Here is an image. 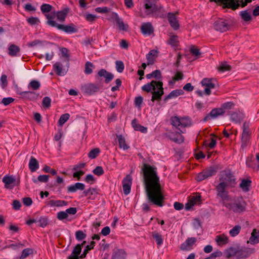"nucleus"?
<instances>
[{
  "label": "nucleus",
  "mask_w": 259,
  "mask_h": 259,
  "mask_svg": "<svg viewBox=\"0 0 259 259\" xmlns=\"http://www.w3.org/2000/svg\"><path fill=\"white\" fill-rule=\"evenodd\" d=\"M142 170L148 202L151 204L162 207L164 197L162 192L157 168L145 163Z\"/></svg>",
  "instance_id": "obj_1"
},
{
  "label": "nucleus",
  "mask_w": 259,
  "mask_h": 259,
  "mask_svg": "<svg viewBox=\"0 0 259 259\" xmlns=\"http://www.w3.org/2000/svg\"><path fill=\"white\" fill-rule=\"evenodd\" d=\"M142 90L147 93H152L151 101L153 102L155 100H160L164 94L163 83L161 81L152 80L142 86Z\"/></svg>",
  "instance_id": "obj_2"
},
{
  "label": "nucleus",
  "mask_w": 259,
  "mask_h": 259,
  "mask_svg": "<svg viewBox=\"0 0 259 259\" xmlns=\"http://www.w3.org/2000/svg\"><path fill=\"white\" fill-rule=\"evenodd\" d=\"M46 17L47 19L46 23L49 26L56 27L58 29L61 30L67 33H72L77 31V29L72 23L68 25L58 24L54 20V15H52L46 14Z\"/></svg>",
  "instance_id": "obj_3"
},
{
  "label": "nucleus",
  "mask_w": 259,
  "mask_h": 259,
  "mask_svg": "<svg viewBox=\"0 0 259 259\" xmlns=\"http://www.w3.org/2000/svg\"><path fill=\"white\" fill-rule=\"evenodd\" d=\"M229 200V202L226 201L223 203V205L229 210L236 213H240L245 210L246 203L242 197H237Z\"/></svg>",
  "instance_id": "obj_4"
},
{
  "label": "nucleus",
  "mask_w": 259,
  "mask_h": 259,
  "mask_svg": "<svg viewBox=\"0 0 259 259\" xmlns=\"http://www.w3.org/2000/svg\"><path fill=\"white\" fill-rule=\"evenodd\" d=\"M170 121L171 124L179 130L181 128L190 126L192 125L191 120L188 116L183 117H172Z\"/></svg>",
  "instance_id": "obj_5"
},
{
  "label": "nucleus",
  "mask_w": 259,
  "mask_h": 259,
  "mask_svg": "<svg viewBox=\"0 0 259 259\" xmlns=\"http://www.w3.org/2000/svg\"><path fill=\"white\" fill-rule=\"evenodd\" d=\"M219 181L229 187H233L236 184V179L230 171L223 172L219 178Z\"/></svg>",
  "instance_id": "obj_6"
},
{
  "label": "nucleus",
  "mask_w": 259,
  "mask_h": 259,
  "mask_svg": "<svg viewBox=\"0 0 259 259\" xmlns=\"http://www.w3.org/2000/svg\"><path fill=\"white\" fill-rule=\"evenodd\" d=\"M228 188L229 187L220 182L215 187L217 196L221 199L223 203L230 200L227 191Z\"/></svg>",
  "instance_id": "obj_7"
},
{
  "label": "nucleus",
  "mask_w": 259,
  "mask_h": 259,
  "mask_svg": "<svg viewBox=\"0 0 259 259\" xmlns=\"http://www.w3.org/2000/svg\"><path fill=\"white\" fill-rule=\"evenodd\" d=\"M145 11L143 17L153 16L154 14L162 8V7H158L155 3L145 2Z\"/></svg>",
  "instance_id": "obj_8"
},
{
  "label": "nucleus",
  "mask_w": 259,
  "mask_h": 259,
  "mask_svg": "<svg viewBox=\"0 0 259 259\" xmlns=\"http://www.w3.org/2000/svg\"><path fill=\"white\" fill-rule=\"evenodd\" d=\"M215 82L214 79L212 78H204L201 80V84L204 87V94L209 95L211 94V90L215 88Z\"/></svg>",
  "instance_id": "obj_9"
},
{
  "label": "nucleus",
  "mask_w": 259,
  "mask_h": 259,
  "mask_svg": "<svg viewBox=\"0 0 259 259\" xmlns=\"http://www.w3.org/2000/svg\"><path fill=\"white\" fill-rule=\"evenodd\" d=\"M225 111L223 108H217L211 110L210 112L207 114L204 118L203 121H207L208 120L217 118L219 116L222 115L225 113Z\"/></svg>",
  "instance_id": "obj_10"
},
{
  "label": "nucleus",
  "mask_w": 259,
  "mask_h": 259,
  "mask_svg": "<svg viewBox=\"0 0 259 259\" xmlns=\"http://www.w3.org/2000/svg\"><path fill=\"white\" fill-rule=\"evenodd\" d=\"M215 172V170L212 167L206 169L198 175L196 177V180L197 181H202L209 177L214 175Z\"/></svg>",
  "instance_id": "obj_11"
},
{
  "label": "nucleus",
  "mask_w": 259,
  "mask_h": 259,
  "mask_svg": "<svg viewBox=\"0 0 259 259\" xmlns=\"http://www.w3.org/2000/svg\"><path fill=\"white\" fill-rule=\"evenodd\" d=\"M229 27L227 21L223 19L217 20L214 23V29L222 32L227 31L229 29Z\"/></svg>",
  "instance_id": "obj_12"
},
{
  "label": "nucleus",
  "mask_w": 259,
  "mask_h": 259,
  "mask_svg": "<svg viewBox=\"0 0 259 259\" xmlns=\"http://www.w3.org/2000/svg\"><path fill=\"white\" fill-rule=\"evenodd\" d=\"M99 89V86L93 83L84 84L81 87L82 91L90 95L97 92Z\"/></svg>",
  "instance_id": "obj_13"
},
{
  "label": "nucleus",
  "mask_w": 259,
  "mask_h": 259,
  "mask_svg": "<svg viewBox=\"0 0 259 259\" xmlns=\"http://www.w3.org/2000/svg\"><path fill=\"white\" fill-rule=\"evenodd\" d=\"M122 187L123 193L125 195H128L131 192L132 179L130 175H127L122 180Z\"/></svg>",
  "instance_id": "obj_14"
},
{
  "label": "nucleus",
  "mask_w": 259,
  "mask_h": 259,
  "mask_svg": "<svg viewBox=\"0 0 259 259\" xmlns=\"http://www.w3.org/2000/svg\"><path fill=\"white\" fill-rule=\"evenodd\" d=\"M19 94L23 99L29 100H36L39 96V94L32 91L21 92Z\"/></svg>",
  "instance_id": "obj_15"
},
{
  "label": "nucleus",
  "mask_w": 259,
  "mask_h": 259,
  "mask_svg": "<svg viewBox=\"0 0 259 259\" xmlns=\"http://www.w3.org/2000/svg\"><path fill=\"white\" fill-rule=\"evenodd\" d=\"M3 182L6 188L12 189L15 186L16 179L12 175H6L3 178Z\"/></svg>",
  "instance_id": "obj_16"
},
{
  "label": "nucleus",
  "mask_w": 259,
  "mask_h": 259,
  "mask_svg": "<svg viewBox=\"0 0 259 259\" xmlns=\"http://www.w3.org/2000/svg\"><path fill=\"white\" fill-rule=\"evenodd\" d=\"M253 252V249L245 247L238 246V258H246Z\"/></svg>",
  "instance_id": "obj_17"
},
{
  "label": "nucleus",
  "mask_w": 259,
  "mask_h": 259,
  "mask_svg": "<svg viewBox=\"0 0 259 259\" xmlns=\"http://www.w3.org/2000/svg\"><path fill=\"white\" fill-rule=\"evenodd\" d=\"M69 11V9L68 8H66L62 10L54 12L53 14L52 13L51 15H54V18L56 16L57 20L59 22H64Z\"/></svg>",
  "instance_id": "obj_18"
},
{
  "label": "nucleus",
  "mask_w": 259,
  "mask_h": 259,
  "mask_svg": "<svg viewBox=\"0 0 259 259\" xmlns=\"http://www.w3.org/2000/svg\"><path fill=\"white\" fill-rule=\"evenodd\" d=\"M176 14H177L178 13H176V14L173 13H168L167 14V18L169 23L171 27L175 30H177L179 28V22L176 16Z\"/></svg>",
  "instance_id": "obj_19"
},
{
  "label": "nucleus",
  "mask_w": 259,
  "mask_h": 259,
  "mask_svg": "<svg viewBox=\"0 0 259 259\" xmlns=\"http://www.w3.org/2000/svg\"><path fill=\"white\" fill-rule=\"evenodd\" d=\"M64 66L61 62H57L54 65V69L56 74L60 76H63L66 73L68 68L66 69L64 67Z\"/></svg>",
  "instance_id": "obj_20"
},
{
  "label": "nucleus",
  "mask_w": 259,
  "mask_h": 259,
  "mask_svg": "<svg viewBox=\"0 0 259 259\" xmlns=\"http://www.w3.org/2000/svg\"><path fill=\"white\" fill-rule=\"evenodd\" d=\"M141 30L144 35H149L154 31L153 27L150 22L143 23L141 27Z\"/></svg>",
  "instance_id": "obj_21"
},
{
  "label": "nucleus",
  "mask_w": 259,
  "mask_h": 259,
  "mask_svg": "<svg viewBox=\"0 0 259 259\" xmlns=\"http://www.w3.org/2000/svg\"><path fill=\"white\" fill-rule=\"evenodd\" d=\"M196 239L194 237L188 238L185 242L181 245V249L183 250H189L192 248L193 245L196 242Z\"/></svg>",
  "instance_id": "obj_22"
},
{
  "label": "nucleus",
  "mask_w": 259,
  "mask_h": 259,
  "mask_svg": "<svg viewBox=\"0 0 259 259\" xmlns=\"http://www.w3.org/2000/svg\"><path fill=\"white\" fill-rule=\"evenodd\" d=\"M211 2H220L225 5V8H232L233 10L236 9L239 5L234 2V0H210Z\"/></svg>",
  "instance_id": "obj_23"
},
{
  "label": "nucleus",
  "mask_w": 259,
  "mask_h": 259,
  "mask_svg": "<svg viewBox=\"0 0 259 259\" xmlns=\"http://www.w3.org/2000/svg\"><path fill=\"white\" fill-rule=\"evenodd\" d=\"M215 241L218 246H224L229 242V238L225 234L217 235L215 237Z\"/></svg>",
  "instance_id": "obj_24"
},
{
  "label": "nucleus",
  "mask_w": 259,
  "mask_h": 259,
  "mask_svg": "<svg viewBox=\"0 0 259 259\" xmlns=\"http://www.w3.org/2000/svg\"><path fill=\"white\" fill-rule=\"evenodd\" d=\"M238 246L231 247L225 250L224 254L225 256L230 258L233 256H237L238 257Z\"/></svg>",
  "instance_id": "obj_25"
},
{
  "label": "nucleus",
  "mask_w": 259,
  "mask_h": 259,
  "mask_svg": "<svg viewBox=\"0 0 259 259\" xmlns=\"http://www.w3.org/2000/svg\"><path fill=\"white\" fill-rule=\"evenodd\" d=\"M201 201V196L197 195L193 196L190 199L188 202L185 205L186 210L190 209L194 205L199 203Z\"/></svg>",
  "instance_id": "obj_26"
},
{
  "label": "nucleus",
  "mask_w": 259,
  "mask_h": 259,
  "mask_svg": "<svg viewBox=\"0 0 259 259\" xmlns=\"http://www.w3.org/2000/svg\"><path fill=\"white\" fill-rule=\"evenodd\" d=\"M98 75L100 77H104L105 78V82L108 83L114 78V75L111 73L107 72L105 69H102L99 71Z\"/></svg>",
  "instance_id": "obj_27"
},
{
  "label": "nucleus",
  "mask_w": 259,
  "mask_h": 259,
  "mask_svg": "<svg viewBox=\"0 0 259 259\" xmlns=\"http://www.w3.org/2000/svg\"><path fill=\"white\" fill-rule=\"evenodd\" d=\"M259 242V230L254 229L251 233V236L247 243L255 244Z\"/></svg>",
  "instance_id": "obj_28"
},
{
  "label": "nucleus",
  "mask_w": 259,
  "mask_h": 259,
  "mask_svg": "<svg viewBox=\"0 0 259 259\" xmlns=\"http://www.w3.org/2000/svg\"><path fill=\"white\" fill-rule=\"evenodd\" d=\"M85 188V185L83 183H76L75 184L70 185L67 187L68 192L74 193L77 190H83Z\"/></svg>",
  "instance_id": "obj_29"
},
{
  "label": "nucleus",
  "mask_w": 259,
  "mask_h": 259,
  "mask_svg": "<svg viewBox=\"0 0 259 259\" xmlns=\"http://www.w3.org/2000/svg\"><path fill=\"white\" fill-rule=\"evenodd\" d=\"M20 52V48L14 44L9 45L8 47V54L12 57H16L18 56V54Z\"/></svg>",
  "instance_id": "obj_30"
},
{
  "label": "nucleus",
  "mask_w": 259,
  "mask_h": 259,
  "mask_svg": "<svg viewBox=\"0 0 259 259\" xmlns=\"http://www.w3.org/2000/svg\"><path fill=\"white\" fill-rule=\"evenodd\" d=\"M113 17L115 19L116 22L118 25L119 29L121 30L126 31L128 28V25L125 24L123 21L120 19L118 15L115 13H113Z\"/></svg>",
  "instance_id": "obj_31"
},
{
  "label": "nucleus",
  "mask_w": 259,
  "mask_h": 259,
  "mask_svg": "<svg viewBox=\"0 0 259 259\" xmlns=\"http://www.w3.org/2000/svg\"><path fill=\"white\" fill-rule=\"evenodd\" d=\"M231 120L235 123H240L243 119V115L240 112H235L231 114Z\"/></svg>",
  "instance_id": "obj_32"
},
{
  "label": "nucleus",
  "mask_w": 259,
  "mask_h": 259,
  "mask_svg": "<svg viewBox=\"0 0 259 259\" xmlns=\"http://www.w3.org/2000/svg\"><path fill=\"white\" fill-rule=\"evenodd\" d=\"M29 168L32 172L35 171L39 168V163L36 158L31 156L29 162Z\"/></svg>",
  "instance_id": "obj_33"
},
{
  "label": "nucleus",
  "mask_w": 259,
  "mask_h": 259,
  "mask_svg": "<svg viewBox=\"0 0 259 259\" xmlns=\"http://www.w3.org/2000/svg\"><path fill=\"white\" fill-rule=\"evenodd\" d=\"M184 94V91L183 90H175L171 91L164 99V101H166L167 100L176 98L180 95H182Z\"/></svg>",
  "instance_id": "obj_34"
},
{
  "label": "nucleus",
  "mask_w": 259,
  "mask_h": 259,
  "mask_svg": "<svg viewBox=\"0 0 259 259\" xmlns=\"http://www.w3.org/2000/svg\"><path fill=\"white\" fill-rule=\"evenodd\" d=\"M117 138L120 148L122 149L123 150H126L130 148V146L126 143L125 138L122 135H117Z\"/></svg>",
  "instance_id": "obj_35"
},
{
  "label": "nucleus",
  "mask_w": 259,
  "mask_h": 259,
  "mask_svg": "<svg viewBox=\"0 0 259 259\" xmlns=\"http://www.w3.org/2000/svg\"><path fill=\"white\" fill-rule=\"evenodd\" d=\"M157 51L156 50H151L147 55L146 58L148 61V65L152 64L155 58L157 56Z\"/></svg>",
  "instance_id": "obj_36"
},
{
  "label": "nucleus",
  "mask_w": 259,
  "mask_h": 259,
  "mask_svg": "<svg viewBox=\"0 0 259 259\" xmlns=\"http://www.w3.org/2000/svg\"><path fill=\"white\" fill-rule=\"evenodd\" d=\"M251 181L248 179H243L239 185L240 187L244 192H248L251 186Z\"/></svg>",
  "instance_id": "obj_37"
},
{
  "label": "nucleus",
  "mask_w": 259,
  "mask_h": 259,
  "mask_svg": "<svg viewBox=\"0 0 259 259\" xmlns=\"http://www.w3.org/2000/svg\"><path fill=\"white\" fill-rule=\"evenodd\" d=\"M111 259H125V253L122 249H118L114 252Z\"/></svg>",
  "instance_id": "obj_38"
},
{
  "label": "nucleus",
  "mask_w": 259,
  "mask_h": 259,
  "mask_svg": "<svg viewBox=\"0 0 259 259\" xmlns=\"http://www.w3.org/2000/svg\"><path fill=\"white\" fill-rule=\"evenodd\" d=\"M40 87V83L36 80H32L28 84V88L29 90L36 91L39 90Z\"/></svg>",
  "instance_id": "obj_39"
},
{
  "label": "nucleus",
  "mask_w": 259,
  "mask_h": 259,
  "mask_svg": "<svg viewBox=\"0 0 259 259\" xmlns=\"http://www.w3.org/2000/svg\"><path fill=\"white\" fill-rule=\"evenodd\" d=\"M153 238L155 240L157 245L158 246H161L163 244V238L161 234L156 232L152 233Z\"/></svg>",
  "instance_id": "obj_40"
},
{
  "label": "nucleus",
  "mask_w": 259,
  "mask_h": 259,
  "mask_svg": "<svg viewBox=\"0 0 259 259\" xmlns=\"http://www.w3.org/2000/svg\"><path fill=\"white\" fill-rule=\"evenodd\" d=\"M241 229V227L239 225L234 226L229 231V234L232 237H235L238 235Z\"/></svg>",
  "instance_id": "obj_41"
},
{
  "label": "nucleus",
  "mask_w": 259,
  "mask_h": 259,
  "mask_svg": "<svg viewBox=\"0 0 259 259\" xmlns=\"http://www.w3.org/2000/svg\"><path fill=\"white\" fill-rule=\"evenodd\" d=\"M52 8V6L49 4H43L40 6V10L46 16V14H49L48 13L51 11Z\"/></svg>",
  "instance_id": "obj_42"
},
{
  "label": "nucleus",
  "mask_w": 259,
  "mask_h": 259,
  "mask_svg": "<svg viewBox=\"0 0 259 259\" xmlns=\"http://www.w3.org/2000/svg\"><path fill=\"white\" fill-rule=\"evenodd\" d=\"M231 67L228 65L226 62H221L218 67V70L221 72L229 71L231 69Z\"/></svg>",
  "instance_id": "obj_43"
},
{
  "label": "nucleus",
  "mask_w": 259,
  "mask_h": 259,
  "mask_svg": "<svg viewBox=\"0 0 259 259\" xmlns=\"http://www.w3.org/2000/svg\"><path fill=\"white\" fill-rule=\"evenodd\" d=\"M70 115L68 113L62 114L58 121V124L59 126H62L69 118Z\"/></svg>",
  "instance_id": "obj_44"
},
{
  "label": "nucleus",
  "mask_w": 259,
  "mask_h": 259,
  "mask_svg": "<svg viewBox=\"0 0 259 259\" xmlns=\"http://www.w3.org/2000/svg\"><path fill=\"white\" fill-rule=\"evenodd\" d=\"M170 139L175 143L181 144L184 141V137L180 134H176L174 137H171Z\"/></svg>",
  "instance_id": "obj_45"
},
{
  "label": "nucleus",
  "mask_w": 259,
  "mask_h": 259,
  "mask_svg": "<svg viewBox=\"0 0 259 259\" xmlns=\"http://www.w3.org/2000/svg\"><path fill=\"white\" fill-rule=\"evenodd\" d=\"M240 15L244 21H249L251 19L250 14L247 11H243L240 12Z\"/></svg>",
  "instance_id": "obj_46"
},
{
  "label": "nucleus",
  "mask_w": 259,
  "mask_h": 259,
  "mask_svg": "<svg viewBox=\"0 0 259 259\" xmlns=\"http://www.w3.org/2000/svg\"><path fill=\"white\" fill-rule=\"evenodd\" d=\"M100 150L99 148L92 149L88 154V156L91 159L96 158L99 154Z\"/></svg>",
  "instance_id": "obj_47"
},
{
  "label": "nucleus",
  "mask_w": 259,
  "mask_h": 259,
  "mask_svg": "<svg viewBox=\"0 0 259 259\" xmlns=\"http://www.w3.org/2000/svg\"><path fill=\"white\" fill-rule=\"evenodd\" d=\"M61 52L63 56L66 58L64 61V62L65 63L66 67H67V68H68L69 65V60L68 58L69 56L67 54L68 50L66 48H63L62 49Z\"/></svg>",
  "instance_id": "obj_48"
},
{
  "label": "nucleus",
  "mask_w": 259,
  "mask_h": 259,
  "mask_svg": "<svg viewBox=\"0 0 259 259\" xmlns=\"http://www.w3.org/2000/svg\"><path fill=\"white\" fill-rule=\"evenodd\" d=\"M94 67V65L93 63H92L90 62H86L85 64V69H84V73L87 74H90L93 72V67Z\"/></svg>",
  "instance_id": "obj_49"
},
{
  "label": "nucleus",
  "mask_w": 259,
  "mask_h": 259,
  "mask_svg": "<svg viewBox=\"0 0 259 259\" xmlns=\"http://www.w3.org/2000/svg\"><path fill=\"white\" fill-rule=\"evenodd\" d=\"M49 176L48 175H39L37 177V180L34 179L33 180V182L35 183H36L37 181L42 183H47L49 180Z\"/></svg>",
  "instance_id": "obj_50"
},
{
  "label": "nucleus",
  "mask_w": 259,
  "mask_h": 259,
  "mask_svg": "<svg viewBox=\"0 0 259 259\" xmlns=\"http://www.w3.org/2000/svg\"><path fill=\"white\" fill-rule=\"evenodd\" d=\"M32 253V250L30 248H26L24 249L22 252L21 255L20 256V259H24L26 258L27 256H28L30 254Z\"/></svg>",
  "instance_id": "obj_51"
},
{
  "label": "nucleus",
  "mask_w": 259,
  "mask_h": 259,
  "mask_svg": "<svg viewBox=\"0 0 259 259\" xmlns=\"http://www.w3.org/2000/svg\"><path fill=\"white\" fill-rule=\"evenodd\" d=\"M38 225L42 228L45 227L48 224V219L45 217H41L38 221Z\"/></svg>",
  "instance_id": "obj_52"
},
{
  "label": "nucleus",
  "mask_w": 259,
  "mask_h": 259,
  "mask_svg": "<svg viewBox=\"0 0 259 259\" xmlns=\"http://www.w3.org/2000/svg\"><path fill=\"white\" fill-rule=\"evenodd\" d=\"M115 64L116 69L117 72L119 73L122 72L124 68V65L123 63L121 61H116L115 62Z\"/></svg>",
  "instance_id": "obj_53"
},
{
  "label": "nucleus",
  "mask_w": 259,
  "mask_h": 259,
  "mask_svg": "<svg viewBox=\"0 0 259 259\" xmlns=\"http://www.w3.org/2000/svg\"><path fill=\"white\" fill-rule=\"evenodd\" d=\"M51 99L49 97L44 98L42 102V105L44 108H49L51 106Z\"/></svg>",
  "instance_id": "obj_54"
},
{
  "label": "nucleus",
  "mask_w": 259,
  "mask_h": 259,
  "mask_svg": "<svg viewBox=\"0 0 259 259\" xmlns=\"http://www.w3.org/2000/svg\"><path fill=\"white\" fill-rule=\"evenodd\" d=\"M28 23L31 25L38 24L40 23L39 19L37 17H31L27 20Z\"/></svg>",
  "instance_id": "obj_55"
},
{
  "label": "nucleus",
  "mask_w": 259,
  "mask_h": 259,
  "mask_svg": "<svg viewBox=\"0 0 259 259\" xmlns=\"http://www.w3.org/2000/svg\"><path fill=\"white\" fill-rule=\"evenodd\" d=\"M75 237L78 241L83 240L86 237V234L82 231H77L75 233Z\"/></svg>",
  "instance_id": "obj_56"
},
{
  "label": "nucleus",
  "mask_w": 259,
  "mask_h": 259,
  "mask_svg": "<svg viewBox=\"0 0 259 259\" xmlns=\"http://www.w3.org/2000/svg\"><path fill=\"white\" fill-rule=\"evenodd\" d=\"M15 99L12 97H8V98H4L1 103L5 106H7L10 104L13 103Z\"/></svg>",
  "instance_id": "obj_57"
},
{
  "label": "nucleus",
  "mask_w": 259,
  "mask_h": 259,
  "mask_svg": "<svg viewBox=\"0 0 259 259\" xmlns=\"http://www.w3.org/2000/svg\"><path fill=\"white\" fill-rule=\"evenodd\" d=\"M93 172L95 175L100 176L104 174V170L102 166H98L93 170Z\"/></svg>",
  "instance_id": "obj_58"
},
{
  "label": "nucleus",
  "mask_w": 259,
  "mask_h": 259,
  "mask_svg": "<svg viewBox=\"0 0 259 259\" xmlns=\"http://www.w3.org/2000/svg\"><path fill=\"white\" fill-rule=\"evenodd\" d=\"M234 104L233 102H228L224 103L222 105L221 108H223L224 110L225 111V110L230 109L233 108L234 107Z\"/></svg>",
  "instance_id": "obj_59"
},
{
  "label": "nucleus",
  "mask_w": 259,
  "mask_h": 259,
  "mask_svg": "<svg viewBox=\"0 0 259 259\" xmlns=\"http://www.w3.org/2000/svg\"><path fill=\"white\" fill-rule=\"evenodd\" d=\"M81 251V245L80 244H77L73 249L72 254L76 255L79 256Z\"/></svg>",
  "instance_id": "obj_60"
},
{
  "label": "nucleus",
  "mask_w": 259,
  "mask_h": 259,
  "mask_svg": "<svg viewBox=\"0 0 259 259\" xmlns=\"http://www.w3.org/2000/svg\"><path fill=\"white\" fill-rule=\"evenodd\" d=\"M68 217V215L65 211H59L57 213V218L59 220H63L66 219Z\"/></svg>",
  "instance_id": "obj_61"
},
{
  "label": "nucleus",
  "mask_w": 259,
  "mask_h": 259,
  "mask_svg": "<svg viewBox=\"0 0 259 259\" xmlns=\"http://www.w3.org/2000/svg\"><path fill=\"white\" fill-rule=\"evenodd\" d=\"M143 97L141 96L137 97L135 99V106L138 107H141V104L143 102Z\"/></svg>",
  "instance_id": "obj_62"
},
{
  "label": "nucleus",
  "mask_w": 259,
  "mask_h": 259,
  "mask_svg": "<svg viewBox=\"0 0 259 259\" xmlns=\"http://www.w3.org/2000/svg\"><path fill=\"white\" fill-rule=\"evenodd\" d=\"M153 77L156 79H160L162 78L161 73L159 70H156L152 72Z\"/></svg>",
  "instance_id": "obj_63"
},
{
  "label": "nucleus",
  "mask_w": 259,
  "mask_h": 259,
  "mask_svg": "<svg viewBox=\"0 0 259 259\" xmlns=\"http://www.w3.org/2000/svg\"><path fill=\"white\" fill-rule=\"evenodd\" d=\"M178 40L177 39V36H170L169 40V44L172 46H177Z\"/></svg>",
  "instance_id": "obj_64"
}]
</instances>
